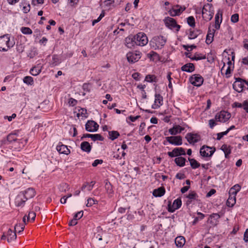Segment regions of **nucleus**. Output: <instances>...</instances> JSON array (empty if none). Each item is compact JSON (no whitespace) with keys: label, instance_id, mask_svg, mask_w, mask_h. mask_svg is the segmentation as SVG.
Returning a JSON list of instances; mask_svg holds the SVG:
<instances>
[{"label":"nucleus","instance_id":"32","mask_svg":"<svg viewBox=\"0 0 248 248\" xmlns=\"http://www.w3.org/2000/svg\"><path fill=\"white\" fill-rule=\"evenodd\" d=\"M80 148L83 151L89 153L92 147L88 141H83L81 143Z\"/></svg>","mask_w":248,"mask_h":248},{"label":"nucleus","instance_id":"58","mask_svg":"<svg viewBox=\"0 0 248 248\" xmlns=\"http://www.w3.org/2000/svg\"><path fill=\"white\" fill-rule=\"evenodd\" d=\"M83 215V211H80L79 212H77L75 214L74 216V218H75L76 220H78V219H79L81 218Z\"/></svg>","mask_w":248,"mask_h":248},{"label":"nucleus","instance_id":"22","mask_svg":"<svg viewBox=\"0 0 248 248\" xmlns=\"http://www.w3.org/2000/svg\"><path fill=\"white\" fill-rule=\"evenodd\" d=\"M56 149L60 154L68 155L70 153V150L68 148L67 146L63 144L61 142L59 143Z\"/></svg>","mask_w":248,"mask_h":248},{"label":"nucleus","instance_id":"28","mask_svg":"<svg viewBox=\"0 0 248 248\" xmlns=\"http://www.w3.org/2000/svg\"><path fill=\"white\" fill-rule=\"evenodd\" d=\"M194 64L192 63H187L181 67V69L183 71L191 73L195 70Z\"/></svg>","mask_w":248,"mask_h":248},{"label":"nucleus","instance_id":"20","mask_svg":"<svg viewBox=\"0 0 248 248\" xmlns=\"http://www.w3.org/2000/svg\"><path fill=\"white\" fill-rule=\"evenodd\" d=\"M163 105V97L158 93L155 94V100L154 104L152 105V108L154 109L157 108Z\"/></svg>","mask_w":248,"mask_h":248},{"label":"nucleus","instance_id":"11","mask_svg":"<svg viewBox=\"0 0 248 248\" xmlns=\"http://www.w3.org/2000/svg\"><path fill=\"white\" fill-rule=\"evenodd\" d=\"M230 117L231 114L230 113L222 110L216 114L215 120L220 122L225 123L230 119Z\"/></svg>","mask_w":248,"mask_h":248},{"label":"nucleus","instance_id":"21","mask_svg":"<svg viewBox=\"0 0 248 248\" xmlns=\"http://www.w3.org/2000/svg\"><path fill=\"white\" fill-rule=\"evenodd\" d=\"M176 7L178 8H172L169 11V13L171 16H179L186 9L185 7L182 8L179 5H177Z\"/></svg>","mask_w":248,"mask_h":248},{"label":"nucleus","instance_id":"33","mask_svg":"<svg viewBox=\"0 0 248 248\" xmlns=\"http://www.w3.org/2000/svg\"><path fill=\"white\" fill-rule=\"evenodd\" d=\"M186 243V239L184 236H177L175 239V243L178 248H182Z\"/></svg>","mask_w":248,"mask_h":248},{"label":"nucleus","instance_id":"47","mask_svg":"<svg viewBox=\"0 0 248 248\" xmlns=\"http://www.w3.org/2000/svg\"><path fill=\"white\" fill-rule=\"evenodd\" d=\"M206 59V55H203V54H199V53H195V55L193 57H192V58H191V60H196V61H198V60H203V59Z\"/></svg>","mask_w":248,"mask_h":248},{"label":"nucleus","instance_id":"61","mask_svg":"<svg viewBox=\"0 0 248 248\" xmlns=\"http://www.w3.org/2000/svg\"><path fill=\"white\" fill-rule=\"evenodd\" d=\"M228 133V132L227 130L224 132H222L217 133V140H220L224 136L226 135Z\"/></svg>","mask_w":248,"mask_h":248},{"label":"nucleus","instance_id":"63","mask_svg":"<svg viewBox=\"0 0 248 248\" xmlns=\"http://www.w3.org/2000/svg\"><path fill=\"white\" fill-rule=\"evenodd\" d=\"M103 162L102 159H96L92 163L93 167H96L98 164H102Z\"/></svg>","mask_w":248,"mask_h":248},{"label":"nucleus","instance_id":"60","mask_svg":"<svg viewBox=\"0 0 248 248\" xmlns=\"http://www.w3.org/2000/svg\"><path fill=\"white\" fill-rule=\"evenodd\" d=\"M184 48L187 50V51H191L193 48H196V46L194 45H192L191 46L188 45H184L183 46Z\"/></svg>","mask_w":248,"mask_h":248},{"label":"nucleus","instance_id":"2","mask_svg":"<svg viewBox=\"0 0 248 248\" xmlns=\"http://www.w3.org/2000/svg\"><path fill=\"white\" fill-rule=\"evenodd\" d=\"M15 45L14 41L10 40V36L8 34L0 36V51H7Z\"/></svg>","mask_w":248,"mask_h":248},{"label":"nucleus","instance_id":"24","mask_svg":"<svg viewBox=\"0 0 248 248\" xmlns=\"http://www.w3.org/2000/svg\"><path fill=\"white\" fill-rule=\"evenodd\" d=\"M184 129V127L181 126L180 125H175L172 128H170L169 131L171 135H175L177 133H181Z\"/></svg>","mask_w":248,"mask_h":248},{"label":"nucleus","instance_id":"15","mask_svg":"<svg viewBox=\"0 0 248 248\" xmlns=\"http://www.w3.org/2000/svg\"><path fill=\"white\" fill-rule=\"evenodd\" d=\"M166 140L170 144L179 146L182 144V138L180 136L166 137Z\"/></svg>","mask_w":248,"mask_h":248},{"label":"nucleus","instance_id":"49","mask_svg":"<svg viewBox=\"0 0 248 248\" xmlns=\"http://www.w3.org/2000/svg\"><path fill=\"white\" fill-rule=\"evenodd\" d=\"M122 1H123V0H120V1H116V0H106L104 2L106 6H110L114 3H116L117 5L120 4Z\"/></svg>","mask_w":248,"mask_h":248},{"label":"nucleus","instance_id":"25","mask_svg":"<svg viewBox=\"0 0 248 248\" xmlns=\"http://www.w3.org/2000/svg\"><path fill=\"white\" fill-rule=\"evenodd\" d=\"M215 32V30L211 29L210 28H208V31L207 34L206 35V38L205 41V42L207 44L209 45L213 41Z\"/></svg>","mask_w":248,"mask_h":248},{"label":"nucleus","instance_id":"29","mask_svg":"<svg viewBox=\"0 0 248 248\" xmlns=\"http://www.w3.org/2000/svg\"><path fill=\"white\" fill-rule=\"evenodd\" d=\"M220 149L224 153L226 158H229L230 155L231 153L232 147L230 145L224 144L221 147Z\"/></svg>","mask_w":248,"mask_h":248},{"label":"nucleus","instance_id":"45","mask_svg":"<svg viewBox=\"0 0 248 248\" xmlns=\"http://www.w3.org/2000/svg\"><path fill=\"white\" fill-rule=\"evenodd\" d=\"M145 81L148 82H156V77L154 75H147L145 78Z\"/></svg>","mask_w":248,"mask_h":248},{"label":"nucleus","instance_id":"62","mask_svg":"<svg viewBox=\"0 0 248 248\" xmlns=\"http://www.w3.org/2000/svg\"><path fill=\"white\" fill-rule=\"evenodd\" d=\"M77 103H78L77 100L73 98H70L68 101V104H69V106H72V107L76 106L77 105Z\"/></svg>","mask_w":248,"mask_h":248},{"label":"nucleus","instance_id":"56","mask_svg":"<svg viewBox=\"0 0 248 248\" xmlns=\"http://www.w3.org/2000/svg\"><path fill=\"white\" fill-rule=\"evenodd\" d=\"M36 217V213L33 211H31L29 213L28 216H27L28 221L31 220L34 221Z\"/></svg>","mask_w":248,"mask_h":248},{"label":"nucleus","instance_id":"40","mask_svg":"<svg viewBox=\"0 0 248 248\" xmlns=\"http://www.w3.org/2000/svg\"><path fill=\"white\" fill-rule=\"evenodd\" d=\"M188 160L190 162L191 167L193 169H197L201 166V164L194 158H191L189 157Z\"/></svg>","mask_w":248,"mask_h":248},{"label":"nucleus","instance_id":"55","mask_svg":"<svg viewBox=\"0 0 248 248\" xmlns=\"http://www.w3.org/2000/svg\"><path fill=\"white\" fill-rule=\"evenodd\" d=\"M91 84L90 83H85L83 84L82 89L84 91L89 93L91 91Z\"/></svg>","mask_w":248,"mask_h":248},{"label":"nucleus","instance_id":"35","mask_svg":"<svg viewBox=\"0 0 248 248\" xmlns=\"http://www.w3.org/2000/svg\"><path fill=\"white\" fill-rule=\"evenodd\" d=\"M175 164L179 167H184L186 164V159L182 156L177 157L174 159Z\"/></svg>","mask_w":248,"mask_h":248},{"label":"nucleus","instance_id":"23","mask_svg":"<svg viewBox=\"0 0 248 248\" xmlns=\"http://www.w3.org/2000/svg\"><path fill=\"white\" fill-rule=\"evenodd\" d=\"M22 193L25 199L28 200V199L33 198L35 195V191L33 188H28L26 190L20 192Z\"/></svg>","mask_w":248,"mask_h":248},{"label":"nucleus","instance_id":"19","mask_svg":"<svg viewBox=\"0 0 248 248\" xmlns=\"http://www.w3.org/2000/svg\"><path fill=\"white\" fill-rule=\"evenodd\" d=\"M27 200L24 197L22 193L19 192L15 199V204L16 206H23Z\"/></svg>","mask_w":248,"mask_h":248},{"label":"nucleus","instance_id":"7","mask_svg":"<svg viewBox=\"0 0 248 248\" xmlns=\"http://www.w3.org/2000/svg\"><path fill=\"white\" fill-rule=\"evenodd\" d=\"M141 57V53L139 51L129 52L126 54L127 61L131 63L138 62Z\"/></svg>","mask_w":248,"mask_h":248},{"label":"nucleus","instance_id":"39","mask_svg":"<svg viewBox=\"0 0 248 248\" xmlns=\"http://www.w3.org/2000/svg\"><path fill=\"white\" fill-rule=\"evenodd\" d=\"M95 184V181H92L90 184L88 182H85L83 184L81 187V190L83 191L86 188H87L88 191H91L93 189Z\"/></svg>","mask_w":248,"mask_h":248},{"label":"nucleus","instance_id":"8","mask_svg":"<svg viewBox=\"0 0 248 248\" xmlns=\"http://www.w3.org/2000/svg\"><path fill=\"white\" fill-rule=\"evenodd\" d=\"M187 199L186 201V205L189 206L191 204H195L199 202V196L195 191H190L187 195L186 196Z\"/></svg>","mask_w":248,"mask_h":248},{"label":"nucleus","instance_id":"53","mask_svg":"<svg viewBox=\"0 0 248 248\" xmlns=\"http://www.w3.org/2000/svg\"><path fill=\"white\" fill-rule=\"evenodd\" d=\"M222 22V17H221V19L219 20V16L218 14H217L215 16V28L217 30H218L220 28V25Z\"/></svg>","mask_w":248,"mask_h":248},{"label":"nucleus","instance_id":"43","mask_svg":"<svg viewBox=\"0 0 248 248\" xmlns=\"http://www.w3.org/2000/svg\"><path fill=\"white\" fill-rule=\"evenodd\" d=\"M109 138L111 140H114L120 136L119 133L117 131H111L108 132Z\"/></svg>","mask_w":248,"mask_h":248},{"label":"nucleus","instance_id":"14","mask_svg":"<svg viewBox=\"0 0 248 248\" xmlns=\"http://www.w3.org/2000/svg\"><path fill=\"white\" fill-rule=\"evenodd\" d=\"M185 138L187 140L189 144L194 145L195 143L201 140V136L197 133H188L186 135Z\"/></svg>","mask_w":248,"mask_h":248},{"label":"nucleus","instance_id":"16","mask_svg":"<svg viewBox=\"0 0 248 248\" xmlns=\"http://www.w3.org/2000/svg\"><path fill=\"white\" fill-rule=\"evenodd\" d=\"M99 127V125L94 121L89 120L85 124V129L89 132H95Z\"/></svg>","mask_w":248,"mask_h":248},{"label":"nucleus","instance_id":"17","mask_svg":"<svg viewBox=\"0 0 248 248\" xmlns=\"http://www.w3.org/2000/svg\"><path fill=\"white\" fill-rule=\"evenodd\" d=\"M220 217V216L218 214L213 213L209 216L207 222L212 226H216L218 223Z\"/></svg>","mask_w":248,"mask_h":248},{"label":"nucleus","instance_id":"5","mask_svg":"<svg viewBox=\"0 0 248 248\" xmlns=\"http://www.w3.org/2000/svg\"><path fill=\"white\" fill-rule=\"evenodd\" d=\"M213 7L210 4L204 5L202 9V16L205 20H211L213 17Z\"/></svg>","mask_w":248,"mask_h":248},{"label":"nucleus","instance_id":"4","mask_svg":"<svg viewBox=\"0 0 248 248\" xmlns=\"http://www.w3.org/2000/svg\"><path fill=\"white\" fill-rule=\"evenodd\" d=\"M133 39L135 40V43L137 46H144L146 45L148 42L146 35L141 32H139L136 35H134Z\"/></svg>","mask_w":248,"mask_h":248},{"label":"nucleus","instance_id":"6","mask_svg":"<svg viewBox=\"0 0 248 248\" xmlns=\"http://www.w3.org/2000/svg\"><path fill=\"white\" fill-rule=\"evenodd\" d=\"M216 151L214 147H210L207 145H203L200 149V154L204 157H211Z\"/></svg>","mask_w":248,"mask_h":248},{"label":"nucleus","instance_id":"38","mask_svg":"<svg viewBox=\"0 0 248 248\" xmlns=\"http://www.w3.org/2000/svg\"><path fill=\"white\" fill-rule=\"evenodd\" d=\"M241 189V186L238 184H236L232 187H231L229 190V195H232L236 196V195L238 192Z\"/></svg>","mask_w":248,"mask_h":248},{"label":"nucleus","instance_id":"34","mask_svg":"<svg viewBox=\"0 0 248 248\" xmlns=\"http://www.w3.org/2000/svg\"><path fill=\"white\" fill-rule=\"evenodd\" d=\"M62 62V60L60 57L57 54L52 55V61L50 62L51 66H55L58 65Z\"/></svg>","mask_w":248,"mask_h":248},{"label":"nucleus","instance_id":"44","mask_svg":"<svg viewBox=\"0 0 248 248\" xmlns=\"http://www.w3.org/2000/svg\"><path fill=\"white\" fill-rule=\"evenodd\" d=\"M25 228V224L23 223H18L16 224L15 226V232H17L18 233H20L22 232Z\"/></svg>","mask_w":248,"mask_h":248},{"label":"nucleus","instance_id":"41","mask_svg":"<svg viewBox=\"0 0 248 248\" xmlns=\"http://www.w3.org/2000/svg\"><path fill=\"white\" fill-rule=\"evenodd\" d=\"M105 189L107 193L111 196L113 193V186L109 182L107 181L105 185Z\"/></svg>","mask_w":248,"mask_h":248},{"label":"nucleus","instance_id":"37","mask_svg":"<svg viewBox=\"0 0 248 248\" xmlns=\"http://www.w3.org/2000/svg\"><path fill=\"white\" fill-rule=\"evenodd\" d=\"M236 202L235 196L232 194L230 195L229 198L226 202L227 206L232 207Z\"/></svg>","mask_w":248,"mask_h":248},{"label":"nucleus","instance_id":"9","mask_svg":"<svg viewBox=\"0 0 248 248\" xmlns=\"http://www.w3.org/2000/svg\"><path fill=\"white\" fill-rule=\"evenodd\" d=\"M235 81L232 84L233 89L238 93H241L244 89V79L240 78H234Z\"/></svg>","mask_w":248,"mask_h":248},{"label":"nucleus","instance_id":"3","mask_svg":"<svg viewBox=\"0 0 248 248\" xmlns=\"http://www.w3.org/2000/svg\"><path fill=\"white\" fill-rule=\"evenodd\" d=\"M165 26L170 30L175 29L176 31H178L180 28L181 26L177 24L176 20L170 17L167 16L163 20Z\"/></svg>","mask_w":248,"mask_h":248},{"label":"nucleus","instance_id":"54","mask_svg":"<svg viewBox=\"0 0 248 248\" xmlns=\"http://www.w3.org/2000/svg\"><path fill=\"white\" fill-rule=\"evenodd\" d=\"M21 31L24 34H31L32 33V30L29 27H23L21 28Z\"/></svg>","mask_w":248,"mask_h":248},{"label":"nucleus","instance_id":"36","mask_svg":"<svg viewBox=\"0 0 248 248\" xmlns=\"http://www.w3.org/2000/svg\"><path fill=\"white\" fill-rule=\"evenodd\" d=\"M7 241L10 242L16 238V234L15 232H13V231L9 229L7 232Z\"/></svg>","mask_w":248,"mask_h":248},{"label":"nucleus","instance_id":"59","mask_svg":"<svg viewBox=\"0 0 248 248\" xmlns=\"http://www.w3.org/2000/svg\"><path fill=\"white\" fill-rule=\"evenodd\" d=\"M132 77L136 80H140L141 78V74L138 72L134 73L132 75Z\"/></svg>","mask_w":248,"mask_h":248},{"label":"nucleus","instance_id":"64","mask_svg":"<svg viewBox=\"0 0 248 248\" xmlns=\"http://www.w3.org/2000/svg\"><path fill=\"white\" fill-rule=\"evenodd\" d=\"M243 109L246 111L247 113H248V101L245 100L243 102Z\"/></svg>","mask_w":248,"mask_h":248},{"label":"nucleus","instance_id":"48","mask_svg":"<svg viewBox=\"0 0 248 248\" xmlns=\"http://www.w3.org/2000/svg\"><path fill=\"white\" fill-rule=\"evenodd\" d=\"M24 83L27 85H32L33 84L34 81L33 78L31 76H26L23 78Z\"/></svg>","mask_w":248,"mask_h":248},{"label":"nucleus","instance_id":"12","mask_svg":"<svg viewBox=\"0 0 248 248\" xmlns=\"http://www.w3.org/2000/svg\"><path fill=\"white\" fill-rule=\"evenodd\" d=\"M167 154L170 157H177L181 155H186V153L184 148L182 147H176L174 148L172 151L168 152Z\"/></svg>","mask_w":248,"mask_h":248},{"label":"nucleus","instance_id":"46","mask_svg":"<svg viewBox=\"0 0 248 248\" xmlns=\"http://www.w3.org/2000/svg\"><path fill=\"white\" fill-rule=\"evenodd\" d=\"M197 215L199 216L195 217L194 220L192 222V225H193L196 224L199 220H202L205 217L204 214L201 212H198Z\"/></svg>","mask_w":248,"mask_h":248},{"label":"nucleus","instance_id":"31","mask_svg":"<svg viewBox=\"0 0 248 248\" xmlns=\"http://www.w3.org/2000/svg\"><path fill=\"white\" fill-rule=\"evenodd\" d=\"M147 56L148 58L153 62H157L160 60L159 55L154 51H151L149 53H148Z\"/></svg>","mask_w":248,"mask_h":248},{"label":"nucleus","instance_id":"50","mask_svg":"<svg viewBox=\"0 0 248 248\" xmlns=\"http://www.w3.org/2000/svg\"><path fill=\"white\" fill-rule=\"evenodd\" d=\"M187 24L191 27L195 26V20L193 16H190L187 18Z\"/></svg>","mask_w":248,"mask_h":248},{"label":"nucleus","instance_id":"57","mask_svg":"<svg viewBox=\"0 0 248 248\" xmlns=\"http://www.w3.org/2000/svg\"><path fill=\"white\" fill-rule=\"evenodd\" d=\"M231 20L233 23L237 22L239 20V15L238 14L232 15L231 17Z\"/></svg>","mask_w":248,"mask_h":248},{"label":"nucleus","instance_id":"27","mask_svg":"<svg viewBox=\"0 0 248 248\" xmlns=\"http://www.w3.org/2000/svg\"><path fill=\"white\" fill-rule=\"evenodd\" d=\"M166 192L165 188L164 186L159 187L155 189L153 192V195L155 197H160L163 196Z\"/></svg>","mask_w":248,"mask_h":248},{"label":"nucleus","instance_id":"10","mask_svg":"<svg viewBox=\"0 0 248 248\" xmlns=\"http://www.w3.org/2000/svg\"><path fill=\"white\" fill-rule=\"evenodd\" d=\"M203 78L200 74H194L189 78L190 82L195 86L200 87L203 82Z\"/></svg>","mask_w":248,"mask_h":248},{"label":"nucleus","instance_id":"52","mask_svg":"<svg viewBox=\"0 0 248 248\" xmlns=\"http://www.w3.org/2000/svg\"><path fill=\"white\" fill-rule=\"evenodd\" d=\"M98 201L93 198H90L87 200V203L86 204V206L87 207H91L93 204H97Z\"/></svg>","mask_w":248,"mask_h":248},{"label":"nucleus","instance_id":"30","mask_svg":"<svg viewBox=\"0 0 248 248\" xmlns=\"http://www.w3.org/2000/svg\"><path fill=\"white\" fill-rule=\"evenodd\" d=\"M134 35H129L125 39V46L130 48H132L135 44V40L133 39Z\"/></svg>","mask_w":248,"mask_h":248},{"label":"nucleus","instance_id":"26","mask_svg":"<svg viewBox=\"0 0 248 248\" xmlns=\"http://www.w3.org/2000/svg\"><path fill=\"white\" fill-rule=\"evenodd\" d=\"M188 38L189 39H194L197 38L199 35L202 33V31L200 29H196L194 30L191 29L189 30Z\"/></svg>","mask_w":248,"mask_h":248},{"label":"nucleus","instance_id":"42","mask_svg":"<svg viewBox=\"0 0 248 248\" xmlns=\"http://www.w3.org/2000/svg\"><path fill=\"white\" fill-rule=\"evenodd\" d=\"M41 72V68L39 66H34L30 70L31 74L34 76L38 75Z\"/></svg>","mask_w":248,"mask_h":248},{"label":"nucleus","instance_id":"51","mask_svg":"<svg viewBox=\"0 0 248 248\" xmlns=\"http://www.w3.org/2000/svg\"><path fill=\"white\" fill-rule=\"evenodd\" d=\"M91 139L94 141L96 140L103 141L104 138L100 134H92Z\"/></svg>","mask_w":248,"mask_h":248},{"label":"nucleus","instance_id":"18","mask_svg":"<svg viewBox=\"0 0 248 248\" xmlns=\"http://www.w3.org/2000/svg\"><path fill=\"white\" fill-rule=\"evenodd\" d=\"M17 135L16 133H10L7 137L6 140H4L3 142L4 144H9L12 143H19L18 140L17 138Z\"/></svg>","mask_w":248,"mask_h":248},{"label":"nucleus","instance_id":"13","mask_svg":"<svg viewBox=\"0 0 248 248\" xmlns=\"http://www.w3.org/2000/svg\"><path fill=\"white\" fill-rule=\"evenodd\" d=\"M182 205V201L180 198H177L175 200L172 204H171V202H169L168 205V211L169 212L173 213L176 210L179 209Z\"/></svg>","mask_w":248,"mask_h":248},{"label":"nucleus","instance_id":"1","mask_svg":"<svg viewBox=\"0 0 248 248\" xmlns=\"http://www.w3.org/2000/svg\"><path fill=\"white\" fill-rule=\"evenodd\" d=\"M167 39L162 35H156L152 38L149 43L151 47L155 50L162 48L165 46Z\"/></svg>","mask_w":248,"mask_h":248}]
</instances>
